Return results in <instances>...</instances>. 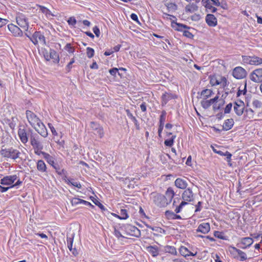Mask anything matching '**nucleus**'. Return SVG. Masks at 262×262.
<instances>
[{"instance_id": "f257e3e1", "label": "nucleus", "mask_w": 262, "mask_h": 262, "mask_svg": "<svg viewBox=\"0 0 262 262\" xmlns=\"http://www.w3.org/2000/svg\"><path fill=\"white\" fill-rule=\"evenodd\" d=\"M153 201L159 207H166L169 204L167 198L165 195L159 193H157L153 196Z\"/></svg>"}, {"instance_id": "f03ea898", "label": "nucleus", "mask_w": 262, "mask_h": 262, "mask_svg": "<svg viewBox=\"0 0 262 262\" xmlns=\"http://www.w3.org/2000/svg\"><path fill=\"white\" fill-rule=\"evenodd\" d=\"M16 20L17 24L25 31L28 32L29 22L27 17L24 14L19 13L16 16Z\"/></svg>"}, {"instance_id": "7ed1b4c3", "label": "nucleus", "mask_w": 262, "mask_h": 262, "mask_svg": "<svg viewBox=\"0 0 262 262\" xmlns=\"http://www.w3.org/2000/svg\"><path fill=\"white\" fill-rule=\"evenodd\" d=\"M30 40L35 46L38 45V41L43 45L46 44L45 37L40 31H35L30 38Z\"/></svg>"}, {"instance_id": "20e7f679", "label": "nucleus", "mask_w": 262, "mask_h": 262, "mask_svg": "<svg viewBox=\"0 0 262 262\" xmlns=\"http://www.w3.org/2000/svg\"><path fill=\"white\" fill-rule=\"evenodd\" d=\"M124 230L127 234L139 237L141 236V232L136 227L127 224L124 226Z\"/></svg>"}, {"instance_id": "39448f33", "label": "nucleus", "mask_w": 262, "mask_h": 262, "mask_svg": "<svg viewBox=\"0 0 262 262\" xmlns=\"http://www.w3.org/2000/svg\"><path fill=\"white\" fill-rule=\"evenodd\" d=\"M29 132H30V142L32 146L33 147L34 149H42L43 145L42 144L36 139V136H37L36 134L33 133V130L32 129L29 128Z\"/></svg>"}, {"instance_id": "423d86ee", "label": "nucleus", "mask_w": 262, "mask_h": 262, "mask_svg": "<svg viewBox=\"0 0 262 262\" xmlns=\"http://www.w3.org/2000/svg\"><path fill=\"white\" fill-rule=\"evenodd\" d=\"M26 115L27 119L32 127H35V125L40 120L36 115L31 111L27 110Z\"/></svg>"}, {"instance_id": "0eeeda50", "label": "nucleus", "mask_w": 262, "mask_h": 262, "mask_svg": "<svg viewBox=\"0 0 262 262\" xmlns=\"http://www.w3.org/2000/svg\"><path fill=\"white\" fill-rule=\"evenodd\" d=\"M90 127L95 135L98 136L100 138H102L104 135L103 129L99 124L95 122H91Z\"/></svg>"}, {"instance_id": "6e6552de", "label": "nucleus", "mask_w": 262, "mask_h": 262, "mask_svg": "<svg viewBox=\"0 0 262 262\" xmlns=\"http://www.w3.org/2000/svg\"><path fill=\"white\" fill-rule=\"evenodd\" d=\"M250 79L255 82H260L262 81V68L254 70L250 75Z\"/></svg>"}, {"instance_id": "1a4fd4ad", "label": "nucleus", "mask_w": 262, "mask_h": 262, "mask_svg": "<svg viewBox=\"0 0 262 262\" xmlns=\"http://www.w3.org/2000/svg\"><path fill=\"white\" fill-rule=\"evenodd\" d=\"M38 134L43 137L48 136L47 129L44 124L40 120L35 127H33Z\"/></svg>"}, {"instance_id": "9d476101", "label": "nucleus", "mask_w": 262, "mask_h": 262, "mask_svg": "<svg viewBox=\"0 0 262 262\" xmlns=\"http://www.w3.org/2000/svg\"><path fill=\"white\" fill-rule=\"evenodd\" d=\"M253 243L252 238L246 237L241 238L240 242L237 244V246L241 249H246L250 247Z\"/></svg>"}, {"instance_id": "9b49d317", "label": "nucleus", "mask_w": 262, "mask_h": 262, "mask_svg": "<svg viewBox=\"0 0 262 262\" xmlns=\"http://www.w3.org/2000/svg\"><path fill=\"white\" fill-rule=\"evenodd\" d=\"M232 75L236 79H242L246 76V72L244 68L237 67L233 69Z\"/></svg>"}, {"instance_id": "f8f14e48", "label": "nucleus", "mask_w": 262, "mask_h": 262, "mask_svg": "<svg viewBox=\"0 0 262 262\" xmlns=\"http://www.w3.org/2000/svg\"><path fill=\"white\" fill-rule=\"evenodd\" d=\"M18 135L20 140L23 143H26L28 141V138H30L29 129L27 130L25 129L19 128L18 130Z\"/></svg>"}, {"instance_id": "ddd939ff", "label": "nucleus", "mask_w": 262, "mask_h": 262, "mask_svg": "<svg viewBox=\"0 0 262 262\" xmlns=\"http://www.w3.org/2000/svg\"><path fill=\"white\" fill-rule=\"evenodd\" d=\"M9 30L12 33L13 35L15 37H20L23 36V31L17 26L10 24L8 26Z\"/></svg>"}, {"instance_id": "4468645a", "label": "nucleus", "mask_w": 262, "mask_h": 262, "mask_svg": "<svg viewBox=\"0 0 262 262\" xmlns=\"http://www.w3.org/2000/svg\"><path fill=\"white\" fill-rule=\"evenodd\" d=\"M51 161L52 163H48L56 170V172L59 175L63 176L64 177L67 178V171L64 169H60L59 164L54 162V158L52 156H51Z\"/></svg>"}, {"instance_id": "2eb2a0df", "label": "nucleus", "mask_w": 262, "mask_h": 262, "mask_svg": "<svg viewBox=\"0 0 262 262\" xmlns=\"http://www.w3.org/2000/svg\"><path fill=\"white\" fill-rule=\"evenodd\" d=\"M182 198L183 201L188 203V202H191L194 200V196L192 191L190 188L186 189L183 193Z\"/></svg>"}, {"instance_id": "dca6fc26", "label": "nucleus", "mask_w": 262, "mask_h": 262, "mask_svg": "<svg viewBox=\"0 0 262 262\" xmlns=\"http://www.w3.org/2000/svg\"><path fill=\"white\" fill-rule=\"evenodd\" d=\"M17 177L16 175L7 176L4 177L1 180V184L4 185H10L12 184L16 180Z\"/></svg>"}, {"instance_id": "f3484780", "label": "nucleus", "mask_w": 262, "mask_h": 262, "mask_svg": "<svg viewBox=\"0 0 262 262\" xmlns=\"http://www.w3.org/2000/svg\"><path fill=\"white\" fill-rule=\"evenodd\" d=\"M177 97L176 95L165 92L161 97L162 105L163 106L166 105L170 100L176 99Z\"/></svg>"}, {"instance_id": "a211bd4d", "label": "nucleus", "mask_w": 262, "mask_h": 262, "mask_svg": "<svg viewBox=\"0 0 262 262\" xmlns=\"http://www.w3.org/2000/svg\"><path fill=\"white\" fill-rule=\"evenodd\" d=\"M205 20L207 25L210 27H215L217 25V19L213 14H207Z\"/></svg>"}, {"instance_id": "6ab92c4d", "label": "nucleus", "mask_w": 262, "mask_h": 262, "mask_svg": "<svg viewBox=\"0 0 262 262\" xmlns=\"http://www.w3.org/2000/svg\"><path fill=\"white\" fill-rule=\"evenodd\" d=\"M210 229V224L208 223H203L199 225L197 232H201L204 234L207 233Z\"/></svg>"}, {"instance_id": "aec40b11", "label": "nucleus", "mask_w": 262, "mask_h": 262, "mask_svg": "<svg viewBox=\"0 0 262 262\" xmlns=\"http://www.w3.org/2000/svg\"><path fill=\"white\" fill-rule=\"evenodd\" d=\"M179 252L181 255L185 257L188 256H195L197 253L196 252L195 253L190 252L186 247L183 246L179 248Z\"/></svg>"}, {"instance_id": "412c9836", "label": "nucleus", "mask_w": 262, "mask_h": 262, "mask_svg": "<svg viewBox=\"0 0 262 262\" xmlns=\"http://www.w3.org/2000/svg\"><path fill=\"white\" fill-rule=\"evenodd\" d=\"M234 123V120L232 118L226 120L223 125L222 130L226 131L230 130L233 126Z\"/></svg>"}, {"instance_id": "4be33fe9", "label": "nucleus", "mask_w": 262, "mask_h": 262, "mask_svg": "<svg viewBox=\"0 0 262 262\" xmlns=\"http://www.w3.org/2000/svg\"><path fill=\"white\" fill-rule=\"evenodd\" d=\"M174 184L177 188L182 189H185L187 186V182L181 178H177L174 182Z\"/></svg>"}, {"instance_id": "5701e85b", "label": "nucleus", "mask_w": 262, "mask_h": 262, "mask_svg": "<svg viewBox=\"0 0 262 262\" xmlns=\"http://www.w3.org/2000/svg\"><path fill=\"white\" fill-rule=\"evenodd\" d=\"M90 198L92 202L101 209L104 214H105L106 215H107V214H106V213L108 215L110 214V212L107 211V209L105 208V207L97 200V199H96L93 196H91Z\"/></svg>"}, {"instance_id": "b1692460", "label": "nucleus", "mask_w": 262, "mask_h": 262, "mask_svg": "<svg viewBox=\"0 0 262 262\" xmlns=\"http://www.w3.org/2000/svg\"><path fill=\"white\" fill-rule=\"evenodd\" d=\"M231 248L233 249L234 252L237 254L240 261H243L247 259V255L244 252L234 247H231Z\"/></svg>"}, {"instance_id": "393cba45", "label": "nucleus", "mask_w": 262, "mask_h": 262, "mask_svg": "<svg viewBox=\"0 0 262 262\" xmlns=\"http://www.w3.org/2000/svg\"><path fill=\"white\" fill-rule=\"evenodd\" d=\"M233 104V109L235 114L238 116H242L245 110V106L239 105L236 102H234Z\"/></svg>"}, {"instance_id": "a878e982", "label": "nucleus", "mask_w": 262, "mask_h": 262, "mask_svg": "<svg viewBox=\"0 0 262 262\" xmlns=\"http://www.w3.org/2000/svg\"><path fill=\"white\" fill-rule=\"evenodd\" d=\"M198 6L194 3H190L185 7V10L186 13H193L198 10Z\"/></svg>"}, {"instance_id": "bb28decb", "label": "nucleus", "mask_w": 262, "mask_h": 262, "mask_svg": "<svg viewBox=\"0 0 262 262\" xmlns=\"http://www.w3.org/2000/svg\"><path fill=\"white\" fill-rule=\"evenodd\" d=\"M49 59H53V62L55 63H58L59 61L58 53L54 50L52 49H50L49 50Z\"/></svg>"}, {"instance_id": "cd10ccee", "label": "nucleus", "mask_w": 262, "mask_h": 262, "mask_svg": "<svg viewBox=\"0 0 262 262\" xmlns=\"http://www.w3.org/2000/svg\"><path fill=\"white\" fill-rule=\"evenodd\" d=\"M41 149H34L35 154L37 155H42L43 158L47 160V162L52 163L51 161V156L49 154L41 151Z\"/></svg>"}, {"instance_id": "c85d7f7f", "label": "nucleus", "mask_w": 262, "mask_h": 262, "mask_svg": "<svg viewBox=\"0 0 262 262\" xmlns=\"http://www.w3.org/2000/svg\"><path fill=\"white\" fill-rule=\"evenodd\" d=\"M126 113V115L127 117L130 118L134 123L135 125L136 126V128L137 129L139 130L140 129V124L138 121V120L136 119V118L133 115V114L130 113V111L127 109L125 111Z\"/></svg>"}, {"instance_id": "c756f323", "label": "nucleus", "mask_w": 262, "mask_h": 262, "mask_svg": "<svg viewBox=\"0 0 262 262\" xmlns=\"http://www.w3.org/2000/svg\"><path fill=\"white\" fill-rule=\"evenodd\" d=\"M74 236H75L74 233L70 234L69 235H67V246L70 251H72V249H73L72 247H73V243Z\"/></svg>"}, {"instance_id": "7c9ffc66", "label": "nucleus", "mask_w": 262, "mask_h": 262, "mask_svg": "<svg viewBox=\"0 0 262 262\" xmlns=\"http://www.w3.org/2000/svg\"><path fill=\"white\" fill-rule=\"evenodd\" d=\"M165 196L168 200V202H169L170 204L175 194L174 190L171 187H168L165 192Z\"/></svg>"}, {"instance_id": "2f4dec72", "label": "nucleus", "mask_w": 262, "mask_h": 262, "mask_svg": "<svg viewBox=\"0 0 262 262\" xmlns=\"http://www.w3.org/2000/svg\"><path fill=\"white\" fill-rule=\"evenodd\" d=\"M172 24H175L177 26V28H176L175 29L176 30H177L178 31H181V32H183V29H192V30H194L193 28L190 27H189L185 24H181V23H177V22H173L172 23Z\"/></svg>"}, {"instance_id": "473e14b6", "label": "nucleus", "mask_w": 262, "mask_h": 262, "mask_svg": "<svg viewBox=\"0 0 262 262\" xmlns=\"http://www.w3.org/2000/svg\"><path fill=\"white\" fill-rule=\"evenodd\" d=\"M10 158L15 160L19 157L20 152L17 149H14L12 147L10 148Z\"/></svg>"}, {"instance_id": "72a5a7b5", "label": "nucleus", "mask_w": 262, "mask_h": 262, "mask_svg": "<svg viewBox=\"0 0 262 262\" xmlns=\"http://www.w3.org/2000/svg\"><path fill=\"white\" fill-rule=\"evenodd\" d=\"M164 251L166 253L176 255L177 252L174 247L171 246H166L164 247Z\"/></svg>"}, {"instance_id": "f704fd0d", "label": "nucleus", "mask_w": 262, "mask_h": 262, "mask_svg": "<svg viewBox=\"0 0 262 262\" xmlns=\"http://www.w3.org/2000/svg\"><path fill=\"white\" fill-rule=\"evenodd\" d=\"M37 170L41 172H45L46 171V165L43 161L40 160L38 161L37 163Z\"/></svg>"}, {"instance_id": "c9c22d12", "label": "nucleus", "mask_w": 262, "mask_h": 262, "mask_svg": "<svg viewBox=\"0 0 262 262\" xmlns=\"http://www.w3.org/2000/svg\"><path fill=\"white\" fill-rule=\"evenodd\" d=\"M213 94V93L212 90L205 89L201 92V95L203 97L204 99H206L207 98L211 97Z\"/></svg>"}, {"instance_id": "e433bc0d", "label": "nucleus", "mask_w": 262, "mask_h": 262, "mask_svg": "<svg viewBox=\"0 0 262 262\" xmlns=\"http://www.w3.org/2000/svg\"><path fill=\"white\" fill-rule=\"evenodd\" d=\"M39 10L40 11L44 13L47 17L51 16H54V15L52 13V12L46 7L43 6H39Z\"/></svg>"}, {"instance_id": "4c0bfd02", "label": "nucleus", "mask_w": 262, "mask_h": 262, "mask_svg": "<svg viewBox=\"0 0 262 262\" xmlns=\"http://www.w3.org/2000/svg\"><path fill=\"white\" fill-rule=\"evenodd\" d=\"M252 58L251 61V64L252 65H259L262 63V58L257 56H251Z\"/></svg>"}, {"instance_id": "58836bf2", "label": "nucleus", "mask_w": 262, "mask_h": 262, "mask_svg": "<svg viewBox=\"0 0 262 262\" xmlns=\"http://www.w3.org/2000/svg\"><path fill=\"white\" fill-rule=\"evenodd\" d=\"M119 214L120 220H126L128 217L127 211L125 209H121Z\"/></svg>"}, {"instance_id": "ea45409f", "label": "nucleus", "mask_w": 262, "mask_h": 262, "mask_svg": "<svg viewBox=\"0 0 262 262\" xmlns=\"http://www.w3.org/2000/svg\"><path fill=\"white\" fill-rule=\"evenodd\" d=\"M0 154L4 158H10V148H2Z\"/></svg>"}, {"instance_id": "a19ab883", "label": "nucleus", "mask_w": 262, "mask_h": 262, "mask_svg": "<svg viewBox=\"0 0 262 262\" xmlns=\"http://www.w3.org/2000/svg\"><path fill=\"white\" fill-rule=\"evenodd\" d=\"M176 136L173 135L171 137L170 139H166L164 141V144L165 146L168 147H171L174 143V140L176 138Z\"/></svg>"}, {"instance_id": "79ce46f5", "label": "nucleus", "mask_w": 262, "mask_h": 262, "mask_svg": "<svg viewBox=\"0 0 262 262\" xmlns=\"http://www.w3.org/2000/svg\"><path fill=\"white\" fill-rule=\"evenodd\" d=\"M148 249H149V252L152 254V256L156 257L158 255L159 253L157 247L150 246L148 247Z\"/></svg>"}, {"instance_id": "37998d69", "label": "nucleus", "mask_w": 262, "mask_h": 262, "mask_svg": "<svg viewBox=\"0 0 262 262\" xmlns=\"http://www.w3.org/2000/svg\"><path fill=\"white\" fill-rule=\"evenodd\" d=\"M210 83L212 86L217 85L221 83V80L220 81L217 79L215 76H210Z\"/></svg>"}, {"instance_id": "c03bdc74", "label": "nucleus", "mask_w": 262, "mask_h": 262, "mask_svg": "<svg viewBox=\"0 0 262 262\" xmlns=\"http://www.w3.org/2000/svg\"><path fill=\"white\" fill-rule=\"evenodd\" d=\"M214 236L219 239H227L226 236H224V233L223 232L219 231H215L214 232Z\"/></svg>"}, {"instance_id": "a18cd8bd", "label": "nucleus", "mask_w": 262, "mask_h": 262, "mask_svg": "<svg viewBox=\"0 0 262 262\" xmlns=\"http://www.w3.org/2000/svg\"><path fill=\"white\" fill-rule=\"evenodd\" d=\"M188 204L187 202H185V201H182L181 203L180 204V205L179 206H178L176 209L174 210V211L176 213H180L181 210H182V209L183 208V207L187 205Z\"/></svg>"}, {"instance_id": "49530a36", "label": "nucleus", "mask_w": 262, "mask_h": 262, "mask_svg": "<svg viewBox=\"0 0 262 262\" xmlns=\"http://www.w3.org/2000/svg\"><path fill=\"white\" fill-rule=\"evenodd\" d=\"M166 112L165 111L163 110L161 112V114L160 116V119H159V124H162L164 125V122L166 120Z\"/></svg>"}, {"instance_id": "de8ad7c7", "label": "nucleus", "mask_w": 262, "mask_h": 262, "mask_svg": "<svg viewBox=\"0 0 262 262\" xmlns=\"http://www.w3.org/2000/svg\"><path fill=\"white\" fill-rule=\"evenodd\" d=\"M201 106L204 109H208L211 105V104L209 102V101L208 100H205V99L202 100L201 101Z\"/></svg>"}, {"instance_id": "09e8293b", "label": "nucleus", "mask_w": 262, "mask_h": 262, "mask_svg": "<svg viewBox=\"0 0 262 262\" xmlns=\"http://www.w3.org/2000/svg\"><path fill=\"white\" fill-rule=\"evenodd\" d=\"M174 213L170 210H167L165 212V215L168 220H174Z\"/></svg>"}, {"instance_id": "8fccbe9b", "label": "nucleus", "mask_w": 262, "mask_h": 262, "mask_svg": "<svg viewBox=\"0 0 262 262\" xmlns=\"http://www.w3.org/2000/svg\"><path fill=\"white\" fill-rule=\"evenodd\" d=\"M94 53L95 51L93 48H91L90 47H88L86 48V55L89 58H91L94 56Z\"/></svg>"}, {"instance_id": "3c124183", "label": "nucleus", "mask_w": 262, "mask_h": 262, "mask_svg": "<svg viewBox=\"0 0 262 262\" xmlns=\"http://www.w3.org/2000/svg\"><path fill=\"white\" fill-rule=\"evenodd\" d=\"M64 49L67 51H68V52L69 53H74V52H75V49L74 47H73L71 43H67L66 45V46H65L64 47Z\"/></svg>"}, {"instance_id": "603ef678", "label": "nucleus", "mask_w": 262, "mask_h": 262, "mask_svg": "<svg viewBox=\"0 0 262 262\" xmlns=\"http://www.w3.org/2000/svg\"><path fill=\"white\" fill-rule=\"evenodd\" d=\"M242 61L243 62L247 64H251V61L252 59L251 58V56H242Z\"/></svg>"}, {"instance_id": "864d4df0", "label": "nucleus", "mask_w": 262, "mask_h": 262, "mask_svg": "<svg viewBox=\"0 0 262 262\" xmlns=\"http://www.w3.org/2000/svg\"><path fill=\"white\" fill-rule=\"evenodd\" d=\"M252 104L253 106L256 108H260L262 106L261 102L257 99H255L253 101Z\"/></svg>"}, {"instance_id": "5fc2aeb1", "label": "nucleus", "mask_w": 262, "mask_h": 262, "mask_svg": "<svg viewBox=\"0 0 262 262\" xmlns=\"http://www.w3.org/2000/svg\"><path fill=\"white\" fill-rule=\"evenodd\" d=\"M183 35L184 36L190 39H192L194 36L192 33L188 30H184L183 32Z\"/></svg>"}, {"instance_id": "6e6d98bb", "label": "nucleus", "mask_w": 262, "mask_h": 262, "mask_svg": "<svg viewBox=\"0 0 262 262\" xmlns=\"http://www.w3.org/2000/svg\"><path fill=\"white\" fill-rule=\"evenodd\" d=\"M67 22L69 25L74 26L76 25L77 20L74 17H70L67 20Z\"/></svg>"}, {"instance_id": "4d7b16f0", "label": "nucleus", "mask_w": 262, "mask_h": 262, "mask_svg": "<svg viewBox=\"0 0 262 262\" xmlns=\"http://www.w3.org/2000/svg\"><path fill=\"white\" fill-rule=\"evenodd\" d=\"M75 62V59L74 58H73L71 59V61L69 62V63L67 65L66 70L68 72H69L71 71V69H72V65L73 63Z\"/></svg>"}, {"instance_id": "13d9d810", "label": "nucleus", "mask_w": 262, "mask_h": 262, "mask_svg": "<svg viewBox=\"0 0 262 262\" xmlns=\"http://www.w3.org/2000/svg\"><path fill=\"white\" fill-rule=\"evenodd\" d=\"M232 107V103H228L225 107L224 109V114H229L230 113L231 108Z\"/></svg>"}, {"instance_id": "bf43d9fd", "label": "nucleus", "mask_w": 262, "mask_h": 262, "mask_svg": "<svg viewBox=\"0 0 262 262\" xmlns=\"http://www.w3.org/2000/svg\"><path fill=\"white\" fill-rule=\"evenodd\" d=\"M81 203V199L79 198H75L71 200V204L73 206H76Z\"/></svg>"}, {"instance_id": "052dcab7", "label": "nucleus", "mask_w": 262, "mask_h": 262, "mask_svg": "<svg viewBox=\"0 0 262 262\" xmlns=\"http://www.w3.org/2000/svg\"><path fill=\"white\" fill-rule=\"evenodd\" d=\"M205 7L207 9H210L211 10V12H212V13H215L217 11V9L215 7L212 6L210 4V3L207 4V5H205Z\"/></svg>"}, {"instance_id": "680f3d73", "label": "nucleus", "mask_w": 262, "mask_h": 262, "mask_svg": "<svg viewBox=\"0 0 262 262\" xmlns=\"http://www.w3.org/2000/svg\"><path fill=\"white\" fill-rule=\"evenodd\" d=\"M118 71L119 69L118 68H113L109 70V72L111 75L116 77Z\"/></svg>"}, {"instance_id": "e2e57ef3", "label": "nucleus", "mask_w": 262, "mask_h": 262, "mask_svg": "<svg viewBox=\"0 0 262 262\" xmlns=\"http://www.w3.org/2000/svg\"><path fill=\"white\" fill-rule=\"evenodd\" d=\"M245 111L247 113H249V115L250 116L249 118H253L254 115V112L252 108H246Z\"/></svg>"}, {"instance_id": "0e129e2a", "label": "nucleus", "mask_w": 262, "mask_h": 262, "mask_svg": "<svg viewBox=\"0 0 262 262\" xmlns=\"http://www.w3.org/2000/svg\"><path fill=\"white\" fill-rule=\"evenodd\" d=\"M93 31L97 37H99L100 35V32L99 28L97 26H95L93 28Z\"/></svg>"}, {"instance_id": "69168bd1", "label": "nucleus", "mask_w": 262, "mask_h": 262, "mask_svg": "<svg viewBox=\"0 0 262 262\" xmlns=\"http://www.w3.org/2000/svg\"><path fill=\"white\" fill-rule=\"evenodd\" d=\"M202 202H199L198 203V204L195 205V212H199L201 210V206H202Z\"/></svg>"}, {"instance_id": "338daca9", "label": "nucleus", "mask_w": 262, "mask_h": 262, "mask_svg": "<svg viewBox=\"0 0 262 262\" xmlns=\"http://www.w3.org/2000/svg\"><path fill=\"white\" fill-rule=\"evenodd\" d=\"M221 83H222L223 88H225L227 84V79L225 77H221Z\"/></svg>"}, {"instance_id": "774afa93", "label": "nucleus", "mask_w": 262, "mask_h": 262, "mask_svg": "<svg viewBox=\"0 0 262 262\" xmlns=\"http://www.w3.org/2000/svg\"><path fill=\"white\" fill-rule=\"evenodd\" d=\"M191 18L193 21H198L200 19V14H194L192 15Z\"/></svg>"}]
</instances>
